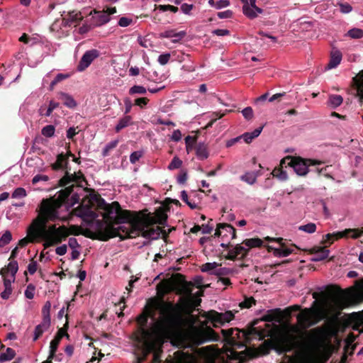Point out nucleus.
I'll list each match as a JSON object with an SVG mask.
<instances>
[{
	"instance_id": "nucleus-1",
	"label": "nucleus",
	"mask_w": 363,
	"mask_h": 363,
	"mask_svg": "<svg viewBox=\"0 0 363 363\" xmlns=\"http://www.w3.org/2000/svg\"><path fill=\"white\" fill-rule=\"evenodd\" d=\"M184 291L187 296L181 297L177 303L163 300H152L153 306L160 315L152 328L157 336L162 339L175 337L183 325V313L191 315L195 310L191 289L186 286Z\"/></svg>"
},
{
	"instance_id": "nucleus-2",
	"label": "nucleus",
	"mask_w": 363,
	"mask_h": 363,
	"mask_svg": "<svg viewBox=\"0 0 363 363\" xmlns=\"http://www.w3.org/2000/svg\"><path fill=\"white\" fill-rule=\"evenodd\" d=\"M143 212H147V210L132 212L121 208L114 217L113 225L111 223L104 226L103 220H96L95 233L86 236L101 241H108L116 237H119L122 240L138 237V228L143 227V224H138L136 220L143 217Z\"/></svg>"
},
{
	"instance_id": "nucleus-3",
	"label": "nucleus",
	"mask_w": 363,
	"mask_h": 363,
	"mask_svg": "<svg viewBox=\"0 0 363 363\" xmlns=\"http://www.w3.org/2000/svg\"><path fill=\"white\" fill-rule=\"evenodd\" d=\"M75 186L72 184L58 191L57 198L43 199L41 203L42 212L44 218L40 222L45 224L48 220H55L58 217L57 209L65 203L72 193Z\"/></svg>"
},
{
	"instance_id": "nucleus-4",
	"label": "nucleus",
	"mask_w": 363,
	"mask_h": 363,
	"mask_svg": "<svg viewBox=\"0 0 363 363\" xmlns=\"http://www.w3.org/2000/svg\"><path fill=\"white\" fill-rule=\"evenodd\" d=\"M321 164L320 162L311 159H303L300 157L286 156L281 160V165L283 167L287 164L294 169V172L299 176H306L310 171H315L318 174H322L326 170V167L319 169L315 167L314 169H309L311 166Z\"/></svg>"
},
{
	"instance_id": "nucleus-5",
	"label": "nucleus",
	"mask_w": 363,
	"mask_h": 363,
	"mask_svg": "<svg viewBox=\"0 0 363 363\" xmlns=\"http://www.w3.org/2000/svg\"><path fill=\"white\" fill-rule=\"evenodd\" d=\"M296 318L299 326L307 329L324 319L325 314L318 308H305L297 315Z\"/></svg>"
},
{
	"instance_id": "nucleus-6",
	"label": "nucleus",
	"mask_w": 363,
	"mask_h": 363,
	"mask_svg": "<svg viewBox=\"0 0 363 363\" xmlns=\"http://www.w3.org/2000/svg\"><path fill=\"white\" fill-rule=\"evenodd\" d=\"M152 300L157 299L154 298L148 299L147 305L145 306L143 312L137 318V323L139 325L138 331L140 333L141 340L144 341L147 340L151 335L150 330L146 328L148 318H151L152 319L155 320V311H157V308H155V306H153Z\"/></svg>"
},
{
	"instance_id": "nucleus-7",
	"label": "nucleus",
	"mask_w": 363,
	"mask_h": 363,
	"mask_svg": "<svg viewBox=\"0 0 363 363\" xmlns=\"http://www.w3.org/2000/svg\"><path fill=\"white\" fill-rule=\"evenodd\" d=\"M208 321H203L201 329H197L194 331L192 339L197 345H201L209 342H217L220 340V336L211 327L207 326Z\"/></svg>"
},
{
	"instance_id": "nucleus-8",
	"label": "nucleus",
	"mask_w": 363,
	"mask_h": 363,
	"mask_svg": "<svg viewBox=\"0 0 363 363\" xmlns=\"http://www.w3.org/2000/svg\"><path fill=\"white\" fill-rule=\"evenodd\" d=\"M167 219V216L164 210L160 207L156 210L155 216L151 213L143 212L142 218H137L136 223L143 224V226H152L155 224L164 225Z\"/></svg>"
},
{
	"instance_id": "nucleus-9",
	"label": "nucleus",
	"mask_w": 363,
	"mask_h": 363,
	"mask_svg": "<svg viewBox=\"0 0 363 363\" xmlns=\"http://www.w3.org/2000/svg\"><path fill=\"white\" fill-rule=\"evenodd\" d=\"M363 235V227L360 229H345L343 231H340L334 233H328L324 236L322 243L324 245L328 244L330 245L335 240H339L342 238H358Z\"/></svg>"
},
{
	"instance_id": "nucleus-10",
	"label": "nucleus",
	"mask_w": 363,
	"mask_h": 363,
	"mask_svg": "<svg viewBox=\"0 0 363 363\" xmlns=\"http://www.w3.org/2000/svg\"><path fill=\"white\" fill-rule=\"evenodd\" d=\"M202 316L211 321L215 328L230 322L235 317L234 314L230 311H227L225 313H218L213 310L204 312Z\"/></svg>"
},
{
	"instance_id": "nucleus-11",
	"label": "nucleus",
	"mask_w": 363,
	"mask_h": 363,
	"mask_svg": "<svg viewBox=\"0 0 363 363\" xmlns=\"http://www.w3.org/2000/svg\"><path fill=\"white\" fill-rule=\"evenodd\" d=\"M70 233L65 225L60 226L58 230L48 236H43L45 240L44 247L48 248L50 246L58 245L69 236Z\"/></svg>"
},
{
	"instance_id": "nucleus-12",
	"label": "nucleus",
	"mask_w": 363,
	"mask_h": 363,
	"mask_svg": "<svg viewBox=\"0 0 363 363\" xmlns=\"http://www.w3.org/2000/svg\"><path fill=\"white\" fill-rule=\"evenodd\" d=\"M93 207L94 204L91 201L84 200L79 206L73 210V211L77 216L80 217L84 220H86V218L94 220L98 217V215L93 211Z\"/></svg>"
},
{
	"instance_id": "nucleus-13",
	"label": "nucleus",
	"mask_w": 363,
	"mask_h": 363,
	"mask_svg": "<svg viewBox=\"0 0 363 363\" xmlns=\"http://www.w3.org/2000/svg\"><path fill=\"white\" fill-rule=\"evenodd\" d=\"M99 209L103 210V218L104 219V226L106 225L113 224L114 217L118 211L121 210V205L118 201H113L111 203H107L105 201V206L100 207Z\"/></svg>"
},
{
	"instance_id": "nucleus-14",
	"label": "nucleus",
	"mask_w": 363,
	"mask_h": 363,
	"mask_svg": "<svg viewBox=\"0 0 363 363\" xmlns=\"http://www.w3.org/2000/svg\"><path fill=\"white\" fill-rule=\"evenodd\" d=\"M99 56L100 52L96 49H91L86 51L79 62L77 70L79 72L85 70L92 63V62Z\"/></svg>"
},
{
	"instance_id": "nucleus-15",
	"label": "nucleus",
	"mask_w": 363,
	"mask_h": 363,
	"mask_svg": "<svg viewBox=\"0 0 363 363\" xmlns=\"http://www.w3.org/2000/svg\"><path fill=\"white\" fill-rule=\"evenodd\" d=\"M43 218L44 216L43 215L42 207H40V213L39 216L33 221V224L34 228L37 229V233L38 234L40 233L42 238H43V236H48L58 230V228H56L55 225H50L49 228L46 230V223L45 224H41V223H40Z\"/></svg>"
},
{
	"instance_id": "nucleus-16",
	"label": "nucleus",
	"mask_w": 363,
	"mask_h": 363,
	"mask_svg": "<svg viewBox=\"0 0 363 363\" xmlns=\"http://www.w3.org/2000/svg\"><path fill=\"white\" fill-rule=\"evenodd\" d=\"M337 290L340 292L342 303L345 306L356 303L359 298V294L353 288H348L343 291L337 287Z\"/></svg>"
},
{
	"instance_id": "nucleus-17",
	"label": "nucleus",
	"mask_w": 363,
	"mask_h": 363,
	"mask_svg": "<svg viewBox=\"0 0 363 363\" xmlns=\"http://www.w3.org/2000/svg\"><path fill=\"white\" fill-rule=\"evenodd\" d=\"M352 83L355 91L354 95L358 99V101L362 106L363 104V69L352 78Z\"/></svg>"
},
{
	"instance_id": "nucleus-18",
	"label": "nucleus",
	"mask_w": 363,
	"mask_h": 363,
	"mask_svg": "<svg viewBox=\"0 0 363 363\" xmlns=\"http://www.w3.org/2000/svg\"><path fill=\"white\" fill-rule=\"evenodd\" d=\"M241 244H237L233 249L229 250L225 259L229 260H243L249 253V249L242 246Z\"/></svg>"
},
{
	"instance_id": "nucleus-19",
	"label": "nucleus",
	"mask_w": 363,
	"mask_h": 363,
	"mask_svg": "<svg viewBox=\"0 0 363 363\" xmlns=\"http://www.w3.org/2000/svg\"><path fill=\"white\" fill-rule=\"evenodd\" d=\"M91 18V25L93 27H99L107 23L110 21L108 13L103 9L102 11L92 10L89 15H93Z\"/></svg>"
},
{
	"instance_id": "nucleus-20",
	"label": "nucleus",
	"mask_w": 363,
	"mask_h": 363,
	"mask_svg": "<svg viewBox=\"0 0 363 363\" xmlns=\"http://www.w3.org/2000/svg\"><path fill=\"white\" fill-rule=\"evenodd\" d=\"M85 180L84 174L79 171L77 173L71 174L66 171L65 175L59 180V186H66L72 182L79 183Z\"/></svg>"
},
{
	"instance_id": "nucleus-21",
	"label": "nucleus",
	"mask_w": 363,
	"mask_h": 363,
	"mask_svg": "<svg viewBox=\"0 0 363 363\" xmlns=\"http://www.w3.org/2000/svg\"><path fill=\"white\" fill-rule=\"evenodd\" d=\"M82 19L83 16L81 12L72 11L68 12L67 16L62 18V23L64 26H72L74 23L79 24Z\"/></svg>"
},
{
	"instance_id": "nucleus-22",
	"label": "nucleus",
	"mask_w": 363,
	"mask_h": 363,
	"mask_svg": "<svg viewBox=\"0 0 363 363\" xmlns=\"http://www.w3.org/2000/svg\"><path fill=\"white\" fill-rule=\"evenodd\" d=\"M226 360H223L222 363H242L245 362V356L243 352H238L234 350H228L226 353Z\"/></svg>"
},
{
	"instance_id": "nucleus-23",
	"label": "nucleus",
	"mask_w": 363,
	"mask_h": 363,
	"mask_svg": "<svg viewBox=\"0 0 363 363\" xmlns=\"http://www.w3.org/2000/svg\"><path fill=\"white\" fill-rule=\"evenodd\" d=\"M310 254H315V256L311 259L313 262H320L328 258L330 251L327 247H313L309 250Z\"/></svg>"
},
{
	"instance_id": "nucleus-24",
	"label": "nucleus",
	"mask_w": 363,
	"mask_h": 363,
	"mask_svg": "<svg viewBox=\"0 0 363 363\" xmlns=\"http://www.w3.org/2000/svg\"><path fill=\"white\" fill-rule=\"evenodd\" d=\"M38 233L37 229L34 228L33 225L28 230V236L21 239L18 241V247H26L30 242H34L37 238Z\"/></svg>"
},
{
	"instance_id": "nucleus-25",
	"label": "nucleus",
	"mask_w": 363,
	"mask_h": 363,
	"mask_svg": "<svg viewBox=\"0 0 363 363\" xmlns=\"http://www.w3.org/2000/svg\"><path fill=\"white\" fill-rule=\"evenodd\" d=\"M53 170L65 169L66 171L70 170L68 167V161L66 155L64 153H60L57 156L55 162L52 164Z\"/></svg>"
},
{
	"instance_id": "nucleus-26",
	"label": "nucleus",
	"mask_w": 363,
	"mask_h": 363,
	"mask_svg": "<svg viewBox=\"0 0 363 363\" xmlns=\"http://www.w3.org/2000/svg\"><path fill=\"white\" fill-rule=\"evenodd\" d=\"M9 261H10V262L8 264V265L6 266L5 267L2 268L0 270V274L2 277H6V275L7 274L11 273V274L12 276L13 281H15V275L17 273L18 269V262L15 260H9Z\"/></svg>"
},
{
	"instance_id": "nucleus-27",
	"label": "nucleus",
	"mask_w": 363,
	"mask_h": 363,
	"mask_svg": "<svg viewBox=\"0 0 363 363\" xmlns=\"http://www.w3.org/2000/svg\"><path fill=\"white\" fill-rule=\"evenodd\" d=\"M57 97L58 99L61 100L63 102V104L65 106L69 108H74L77 106V101L69 94L61 91L57 94Z\"/></svg>"
},
{
	"instance_id": "nucleus-28",
	"label": "nucleus",
	"mask_w": 363,
	"mask_h": 363,
	"mask_svg": "<svg viewBox=\"0 0 363 363\" xmlns=\"http://www.w3.org/2000/svg\"><path fill=\"white\" fill-rule=\"evenodd\" d=\"M297 345V337L294 335H289L283 339L284 352L292 351Z\"/></svg>"
},
{
	"instance_id": "nucleus-29",
	"label": "nucleus",
	"mask_w": 363,
	"mask_h": 363,
	"mask_svg": "<svg viewBox=\"0 0 363 363\" xmlns=\"http://www.w3.org/2000/svg\"><path fill=\"white\" fill-rule=\"evenodd\" d=\"M342 57V55L340 51H333L330 55V61L326 66V69H330L335 68L341 62Z\"/></svg>"
},
{
	"instance_id": "nucleus-30",
	"label": "nucleus",
	"mask_w": 363,
	"mask_h": 363,
	"mask_svg": "<svg viewBox=\"0 0 363 363\" xmlns=\"http://www.w3.org/2000/svg\"><path fill=\"white\" fill-rule=\"evenodd\" d=\"M50 326V321L43 319L41 323L38 325L34 331L33 341H36Z\"/></svg>"
},
{
	"instance_id": "nucleus-31",
	"label": "nucleus",
	"mask_w": 363,
	"mask_h": 363,
	"mask_svg": "<svg viewBox=\"0 0 363 363\" xmlns=\"http://www.w3.org/2000/svg\"><path fill=\"white\" fill-rule=\"evenodd\" d=\"M311 333L315 335V340L318 343L323 342L328 335V329L325 327H318L311 330Z\"/></svg>"
},
{
	"instance_id": "nucleus-32",
	"label": "nucleus",
	"mask_w": 363,
	"mask_h": 363,
	"mask_svg": "<svg viewBox=\"0 0 363 363\" xmlns=\"http://www.w3.org/2000/svg\"><path fill=\"white\" fill-rule=\"evenodd\" d=\"M195 150L196 155L199 160H203L208 157L209 152L206 144L202 143L196 144L195 146Z\"/></svg>"
},
{
	"instance_id": "nucleus-33",
	"label": "nucleus",
	"mask_w": 363,
	"mask_h": 363,
	"mask_svg": "<svg viewBox=\"0 0 363 363\" xmlns=\"http://www.w3.org/2000/svg\"><path fill=\"white\" fill-rule=\"evenodd\" d=\"M263 129V127H259L254 130L252 133H245L242 135H240L241 138L244 140V141L249 144L250 143L253 139L258 137L260 133H262V130Z\"/></svg>"
},
{
	"instance_id": "nucleus-34",
	"label": "nucleus",
	"mask_w": 363,
	"mask_h": 363,
	"mask_svg": "<svg viewBox=\"0 0 363 363\" xmlns=\"http://www.w3.org/2000/svg\"><path fill=\"white\" fill-rule=\"evenodd\" d=\"M287 166H288L287 164H285L282 167L280 164L279 167H277L273 169L272 174L273 175L274 177H276L281 181L287 180V179H288L287 173L286 171H284L283 169V168L284 167H286Z\"/></svg>"
},
{
	"instance_id": "nucleus-35",
	"label": "nucleus",
	"mask_w": 363,
	"mask_h": 363,
	"mask_svg": "<svg viewBox=\"0 0 363 363\" xmlns=\"http://www.w3.org/2000/svg\"><path fill=\"white\" fill-rule=\"evenodd\" d=\"M186 35V33L184 30L179 31L178 33H175L174 30H167L164 33V37L168 38H173V43H177L181 39L184 38Z\"/></svg>"
},
{
	"instance_id": "nucleus-36",
	"label": "nucleus",
	"mask_w": 363,
	"mask_h": 363,
	"mask_svg": "<svg viewBox=\"0 0 363 363\" xmlns=\"http://www.w3.org/2000/svg\"><path fill=\"white\" fill-rule=\"evenodd\" d=\"M13 282V279H6L4 277V290L1 293V297L3 299H8L12 293L11 283Z\"/></svg>"
},
{
	"instance_id": "nucleus-37",
	"label": "nucleus",
	"mask_w": 363,
	"mask_h": 363,
	"mask_svg": "<svg viewBox=\"0 0 363 363\" xmlns=\"http://www.w3.org/2000/svg\"><path fill=\"white\" fill-rule=\"evenodd\" d=\"M245 246L247 247V249L253 247H259L263 245V240L259 238H254L250 239H245L242 242Z\"/></svg>"
},
{
	"instance_id": "nucleus-38",
	"label": "nucleus",
	"mask_w": 363,
	"mask_h": 363,
	"mask_svg": "<svg viewBox=\"0 0 363 363\" xmlns=\"http://www.w3.org/2000/svg\"><path fill=\"white\" fill-rule=\"evenodd\" d=\"M281 311L280 308H276L274 310H269L267 313L263 316L262 320L267 322H272L277 319L280 316Z\"/></svg>"
},
{
	"instance_id": "nucleus-39",
	"label": "nucleus",
	"mask_w": 363,
	"mask_h": 363,
	"mask_svg": "<svg viewBox=\"0 0 363 363\" xmlns=\"http://www.w3.org/2000/svg\"><path fill=\"white\" fill-rule=\"evenodd\" d=\"M235 330L237 331L236 335L238 336L240 330H238V329L229 328L227 330H224V329L221 330V333L223 336V338L226 342H231L235 341V337H233V333H234Z\"/></svg>"
},
{
	"instance_id": "nucleus-40",
	"label": "nucleus",
	"mask_w": 363,
	"mask_h": 363,
	"mask_svg": "<svg viewBox=\"0 0 363 363\" xmlns=\"http://www.w3.org/2000/svg\"><path fill=\"white\" fill-rule=\"evenodd\" d=\"M131 119H132V118L130 116H125L123 117L122 118H121L118 121V123L116 126V128H115L116 132L118 133L122 129L130 125L131 124Z\"/></svg>"
},
{
	"instance_id": "nucleus-41",
	"label": "nucleus",
	"mask_w": 363,
	"mask_h": 363,
	"mask_svg": "<svg viewBox=\"0 0 363 363\" xmlns=\"http://www.w3.org/2000/svg\"><path fill=\"white\" fill-rule=\"evenodd\" d=\"M87 201H91L94 205L96 203L98 208L105 206V200L99 194H90V199Z\"/></svg>"
},
{
	"instance_id": "nucleus-42",
	"label": "nucleus",
	"mask_w": 363,
	"mask_h": 363,
	"mask_svg": "<svg viewBox=\"0 0 363 363\" xmlns=\"http://www.w3.org/2000/svg\"><path fill=\"white\" fill-rule=\"evenodd\" d=\"M16 352L12 348L8 347L6 352L0 354V362H6L14 358Z\"/></svg>"
},
{
	"instance_id": "nucleus-43",
	"label": "nucleus",
	"mask_w": 363,
	"mask_h": 363,
	"mask_svg": "<svg viewBox=\"0 0 363 363\" xmlns=\"http://www.w3.org/2000/svg\"><path fill=\"white\" fill-rule=\"evenodd\" d=\"M174 285H175V280L174 279H165V280L162 281V282H160L158 284L157 288L162 286L163 289L165 291H169L173 289V288L174 287Z\"/></svg>"
},
{
	"instance_id": "nucleus-44",
	"label": "nucleus",
	"mask_w": 363,
	"mask_h": 363,
	"mask_svg": "<svg viewBox=\"0 0 363 363\" xmlns=\"http://www.w3.org/2000/svg\"><path fill=\"white\" fill-rule=\"evenodd\" d=\"M60 341L61 340L54 337V339L50 342L49 359H53L55 357Z\"/></svg>"
},
{
	"instance_id": "nucleus-45",
	"label": "nucleus",
	"mask_w": 363,
	"mask_h": 363,
	"mask_svg": "<svg viewBox=\"0 0 363 363\" xmlns=\"http://www.w3.org/2000/svg\"><path fill=\"white\" fill-rule=\"evenodd\" d=\"M242 11L245 16L251 19L257 17V13L254 11V9L252 6H250L248 2L243 5Z\"/></svg>"
},
{
	"instance_id": "nucleus-46",
	"label": "nucleus",
	"mask_w": 363,
	"mask_h": 363,
	"mask_svg": "<svg viewBox=\"0 0 363 363\" xmlns=\"http://www.w3.org/2000/svg\"><path fill=\"white\" fill-rule=\"evenodd\" d=\"M343 101V99L340 95H331L329 97V104L333 108H337L340 106Z\"/></svg>"
},
{
	"instance_id": "nucleus-47",
	"label": "nucleus",
	"mask_w": 363,
	"mask_h": 363,
	"mask_svg": "<svg viewBox=\"0 0 363 363\" xmlns=\"http://www.w3.org/2000/svg\"><path fill=\"white\" fill-rule=\"evenodd\" d=\"M50 309L51 303L48 301L42 308L43 319L50 321Z\"/></svg>"
},
{
	"instance_id": "nucleus-48",
	"label": "nucleus",
	"mask_w": 363,
	"mask_h": 363,
	"mask_svg": "<svg viewBox=\"0 0 363 363\" xmlns=\"http://www.w3.org/2000/svg\"><path fill=\"white\" fill-rule=\"evenodd\" d=\"M12 240V235L9 230L5 231V233L0 238V247H3L8 245Z\"/></svg>"
},
{
	"instance_id": "nucleus-49",
	"label": "nucleus",
	"mask_w": 363,
	"mask_h": 363,
	"mask_svg": "<svg viewBox=\"0 0 363 363\" xmlns=\"http://www.w3.org/2000/svg\"><path fill=\"white\" fill-rule=\"evenodd\" d=\"M55 128L52 125H45L42 128L41 133L43 136L51 138L54 135Z\"/></svg>"
},
{
	"instance_id": "nucleus-50",
	"label": "nucleus",
	"mask_w": 363,
	"mask_h": 363,
	"mask_svg": "<svg viewBox=\"0 0 363 363\" xmlns=\"http://www.w3.org/2000/svg\"><path fill=\"white\" fill-rule=\"evenodd\" d=\"M67 329H68V322L67 321L66 323L64 325V326L58 330L55 337L60 340H61L62 338L65 336L67 338H69V335L67 332Z\"/></svg>"
},
{
	"instance_id": "nucleus-51",
	"label": "nucleus",
	"mask_w": 363,
	"mask_h": 363,
	"mask_svg": "<svg viewBox=\"0 0 363 363\" xmlns=\"http://www.w3.org/2000/svg\"><path fill=\"white\" fill-rule=\"evenodd\" d=\"M348 36H350L352 38L354 39H359L363 37V30L360 28H352L350 29L347 34Z\"/></svg>"
},
{
	"instance_id": "nucleus-52",
	"label": "nucleus",
	"mask_w": 363,
	"mask_h": 363,
	"mask_svg": "<svg viewBox=\"0 0 363 363\" xmlns=\"http://www.w3.org/2000/svg\"><path fill=\"white\" fill-rule=\"evenodd\" d=\"M298 230L308 233H313L316 230V225L313 223H309L306 225H300Z\"/></svg>"
},
{
	"instance_id": "nucleus-53",
	"label": "nucleus",
	"mask_w": 363,
	"mask_h": 363,
	"mask_svg": "<svg viewBox=\"0 0 363 363\" xmlns=\"http://www.w3.org/2000/svg\"><path fill=\"white\" fill-rule=\"evenodd\" d=\"M155 10L159 9L161 11H170L173 13H177L179 10L178 7L172 6V5H155Z\"/></svg>"
},
{
	"instance_id": "nucleus-54",
	"label": "nucleus",
	"mask_w": 363,
	"mask_h": 363,
	"mask_svg": "<svg viewBox=\"0 0 363 363\" xmlns=\"http://www.w3.org/2000/svg\"><path fill=\"white\" fill-rule=\"evenodd\" d=\"M240 179L249 184H253L256 181V177L252 172H247L240 177Z\"/></svg>"
},
{
	"instance_id": "nucleus-55",
	"label": "nucleus",
	"mask_w": 363,
	"mask_h": 363,
	"mask_svg": "<svg viewBox=\"0 0 363 363\" xmlns=\"http://www.w3.org/2000/svg\"><path fill=\"white\" fill-rule=\"evenodd\" d=\"M59 103L57 102H55L54 101H50V104H49V106L46 111V112L45 113H43V112L41 111V109H40V115H45V116H50L52 111L57 108L58 106H59Z\"/></svg>"
},
{
	"instance_id": "nucleus-56",
	"label": "nucleus",
	"mask_w": 363,
	"mask_h": 363,
	"mask_svg": "<svg viewBox=\"0 0 363 363\" xmlns=\"http://www.w3.org/2000/svg\"><path fill=\"white\" fill-rule=\"evenodd\" d=\"M118 140H113V141L108 143L103 150V155L104 156L108 155L109 152L111 150H112L113 149H114L118 145Z\"/></svg>"
},
{
	"instance_id": "nucleus-57",
	"label": "nucleus",
	"mask_w": 363,
	"mask_h": 363,
	"mask_svg": "<svg viewBox=\"0 0 363 363\" xmlns=\"http://www.w3.org/2000/svg\"><path fill=\"white\" fill-rule=\"evenodd\" d=\"M256 301L253 297L245 298V299L240 303L241 308H250L252 305H255Z\"/></svg>"
},
{
	"instance_id": "nucleus-58",
	"label": "nucleus",
	"mask_w": 363,
	"mask_h": 363,
	"mask_svg": "<svg viewBox=\"0 0 363 363\" xmlns=\"http://www.w3.org/2000/svg\"><path fill=\"white\" fill-rule=\"evenodd\" d=\"M146 89L143 86L135 85L132 86L129 90L130 94H145L146 93Z\"/></svg>"
},
{
	"instance_id": "nucleus-59",
	"label": "nucleus",
	"mask_w": 363,
	"mask_h": 363,
	"mask_svg": "<svg viewBox=\"0 0 363 363\" xmlns=\"http://www.w3.org/2000/svg\"><path fill=\"white\" fill-rule=\"evenodd\" d=\"M186 150L189 152L191 150L194 145H196V138L188 135L185 138Z\"/></svg>"
},
{
	"instance_id": "nucleus-60",
	"label": "nucleus",
	"mask_w": 363,
	"mask_h": 363,
	"mask_svg": "<svg viewBox=\"0 0 363 363\" xmlns=\"http://www.w3.org/2000/svg\"><path fill=\"white\" fill-rule=\"evenodd\" d=\"M182 164V161L178 157H174L168 165V169L170 170L179 168Z\"/></svg>"
},
{
	"instance_id": "nucleus-61",
	"label": "nucleus",
	"mask_w": 363,
	"mask_h": 363,
	"mask_svg": "<svg viewBox=\"0 0 363 363\" xmlns=\"http://www.w3.org/2000/svg\"><path fill=\"white\" fill-rule=\"evenodd\" d=\"M182 200L185 202L191 209H195L197 208V205L191 201L189 200V197L186 191H182Z\"/></svg>"
},
{
	"instance_id": "nucleus-62",
	"label": "nucleus",
	"mask_w": 363,
	"mask_h": 363,
	"mask_svg": "<svg viewBox=\"0 0 363 363\" xmlns=\"http://www.w3.org/2000/svg\"><path fill=\"white\" fill-rule=\"evenodd\" d=\"M26 196V191L22 187H18L14 190L12 197L15 199L23 198Z\"/></svg>"
},
{
	"instance_id": "nucleus-63",
	"label": "nucleus",
	"mask_w": 363,
	"mask_h": 363,
	"mask_svg": "<svg viewBox=\"0 0 363 363\" xmlns=\"http://www.w3.org/2000/svg\"><path fill=\"white\" fill-rule=\"evenodd\" d=\"M35 290V287L33 284H28L25 291V296L28 299L33 298Z\"/></svg>"
},
{
	"instance_id": "nucleus-64",
	"label": "nucleus",
	"mask_w": 363,
	"mask_h": 363,
	"mask_svg": "<svg viewBox=\"0 0 363 363\" xmlns=\"http://www.w3.org/2000/svg\"><path fill=\"white\" fill-rule=\"evenodd\" d=\"M242 113L246 120L249 121V120H251L253 118L254 113H253L252 108L250 106H247V107L245 108L242 111Z\"/></svg>"
}]
</instances>
